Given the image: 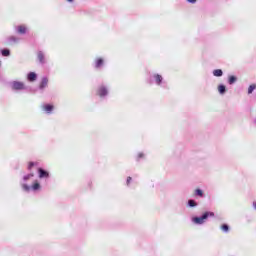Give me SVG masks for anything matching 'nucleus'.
Segmentation results:
<instances>
[{"label": "nucleus", "mask_w": 256, "mask_h": 256, "mask_svg": "<svg viewBox=\"0 0 256 256\" xmlns=\"http://www.w3.org/2000/svg\"><path fill=\"white\" fill-rule=\"evenodd\" d=\"M209 217H215V213L206 211L201 216L192 217V222H194L195 225H203Z\"/></svg>", "instance_id": "nucleus-1"}, {"label": "nucleus", "mask_w": 256, "mask_h": 256, "mask_svg": "<svg viewBox=\"0 0 256 256\" xmlns=\"http://www.w3.org/2000/svg\"><path fill=\"white\" fill-rule=\"evenodd\" d=\"M21 186L23 191H25L26 193H29L30 191L36 192L39 191V189H41V184L37 180L34 181L32 186H29L27 183H22Z\"/></svg>", "instance_id": "nucleus-2"}, {"label": "nucleus", "mask_w": 256, "mask_h": 256, "mask_svg": "<svg viewBox=\"0 0 256 256\" xmlns=\"http://www.w3.org/2000/svg\"><path fill=\"white\" fill-rule=\"evenodd\" d=\"M11 89L12 91H23V89H25V84L23 82L13 81L11 83Z\"/></svg>", "instance_id": "nucleus-3"}, {"label": "nucleus", "mask_w": 256, "mask_h": 256, "mask_svg": "<svg viewBox=\"0 0 256 256\" xmlns=\"http://www.w3.org/2000/svg\"><path fill=\"white\" fill-rule=\"evenodd\" d=\"M97 95H99L101 98L107 97L109 95V89L105 85H100L97 89Z\"/></svg>", "instance_id": "nucleus-4"}, {"label": "nucleus", "mask_w": 256, "mask_h": 256, "mask_svg": "<svg viewBox=\"0 0 256 256\" xmlns=\"http://www.w3.org/2000/svg\"><path fill=\"white\" fill-rule=\"evenodd\" d=\"M38 177L39 179H49L50 177L49 171L43 168H38Z\"/></svg>", "instance_id": "nucleus-5"}, {"label": "nucleus", "mask_w": 256, "mask_h": 256, "mask_svg": "<svg viewBox=\"0 0 256 256\" xmlns=\"http://www.w3.org/2000/svg\"><path fill=\"white\" fill-rule=\"evenodd\" d=\"M43 111H45L48 115H51L53 113L54 106L52 104H45L42 106Z\"/></svg>", "instance_id": "nucleus-6"}, {"label": "nucleus", "mask_w": 256, "mask_h": 256, "mask_svg": "<svg viewBox=\"0 0 256 256\" xmlns=\"http://www.w3.org/2000/svg\"><path fill=\"white\" fill-rule=\"evenodd\" d=\"M48 84H49V79L47 77H43L41 82H40L39 89L41 91H43V89H45Z\"/></svg>", "instance_id": "nucleus-7"}, {"label": "nucleus", "mask_w": 256, "mask_h": 256, "mask_svg": "<svg viewBox=\"0 0 256 256\" xmlns=\"http://www.w3.org/2000/svg\"><path fill=\"white\" fill-rule=\"evenodd\" d=\"M27 80H28L30 83H33L34 81H37V73H35V72H29L28 75H27Z\"/></svg>", "instance_id": "nucleus-8"}, {"label": "nucleus", "mask_w": 256, "mask_h": 256, "mask_svg": "<svg viewBox=\"0 0 256 256\" xmlns=\"http://www.w3.org/2000/svg\"><path fill=\"white\" fill-rule=\"evenodd\" d=\"M16 32L19 35H25V33H27V27L23 26V25H19L16 27Z\"/></svg>", "instance_id": "nucleus-9"}, {"label": "nucleus", "mask_w": 256, "mask_h": 256, "mask_svg": "<svg viewBox=\"0 0 256 256\" xmlns=\"http://www.w3.org/2000/svg\"><path fill=\"white\" fill-rule=\"evenodd\" d=\"M152 78L154 79L156 85H161V83H163V76L159 74L152 75Z\"/></svg>", "instance_id": "nucleus-10"}, {"label": "nucleus", "mask_w": 256, "mask_h": 256, "mask_svg": "<svg viewBox=\"0 0 256 256\" xmlns=\"http://www.w3.org/2000/svg\"><path fill=\"white\" fill-rule=\"evenodd\" d=\"M194 197H200L201 199L205 198V192L201 190V188H197L194 191Z\"/></svg>", "instance_id": "nucleus-11"}, {"label": "nucleus", "mask_w": 256, "mask_h": 256, "mask_svg": "<svg viewBox=\"0 0 256 256\" xmlns=\"http://www.w3.org/2000/svg\"><path fill=\"white\" fill-rule=\"evenodd\" d=\"M37 57L39 63H41V65H45V54H43V51H39Z\"/></svg>", "instance_id": "nucleus-12"}, {"label": "nucleus", "mask_w": 256, "mask_h": 256, "mask_svg": "<svg viewBox=\"0 0 256 256\" xmlns=\"http://www.w3.org/2000/svg\"><path fill=\"white\" fill-rule=\"evenodd\" d=\"M218 93L220 95H225V93H227V87L224 84L218 85Z\"/></svg>", "instance_id": "nucleus-13"}, {"label": "nucleus", "mask_w": 256, "mask_h": 256, "mask_svg": "<svg viewBox=\"0 0 256 256\" xmlns=\"http://www.w3.org/2000/svg\"><path fill=\"white\" fill-rule=\"evenodd\" d=\"M1 55L2 57H9L11 55V50L8 48H4L1 50Z\"/></svg>", "instance_id": "nucleus-14"}, {"label": "nucleus", "mask_w": 256, "mask_h": 256, "mask_svg": "<svg viewBox=\"0 0 256 256\" xmlns=\"http://www.w3.org/2000/svg\"><path fill=\"white\" fill-rule=\"evenodd\" d=\"M197 205H199V204L194 199H189L187 202V206L190 208L197 207Z\"/></svg>", "instance_id": "nucleus-15"}, {"label": "nucleus", "mask_w": 256, "mask_h": 256, "mask_svg": "<svg viewBox=\"0 0 256 256\" xmlns=\"http://www.w3.org/2000/svg\"><path fill=\"white\" fill-rule=\"evenodd\" d=\"M103 63H104L103 58L96 59V62H95L96 69H99V68L103 67Z\"/></svg>", "instance_id": "nucleus-16"}, {"label": "nucleus", "mask_w": 256, "mask_h": 256, "mask_svg": "<svg viewBox=\"0 0 256 256\" xmlns=\"http://www.w3.org/2000/svg\"><path fill=\"white\" fill-rule=\"evenodd\" d=\"M214 77H223V70L221 69H215L213 70Z\"/></svg>", "instance_id": "nucleus-17"}, {"label": "nucleus", "mask_w": 256, "mask_h": 256, "mask_svg": "<svg viewBox=\"0 0 256 256\" xmlns=\"http://www.w3.org/2000/svg\"><path fill=\"white\" fill-rule=\"evenodd\" d=\"M228 83H229V85H235V83H237L236 76H233V75L229 76L228 77Z\"/></svg>", "instance_id": "nucleus-18"}, {"label": "nucleus", "mask_w": 256, "mask_h": 256, "mask_svg": "<svg viewBox=\"0 0 256 256\" xmlns=\"http://www.w3.org/2000/svg\"><path fill=\"white\" fill-rule=\"evenodd\" d=\"M8 43H19V38L15 37V36H10L7 39Z\"/></svg>", "instance_id": "nucleus-19"}, {"label": "nucleus", "mask_w": 256, "mask_h": 256, "mask_svg": "<svg viewBox=\"0 0 256 256\" xmlns=\"http://www.w3.org/2000/svg\"><path fill=\"white\" fill-rule=\"evenodd\" d=\"M220 229L223 231V233H229V224H222Z\"/></svg>", "instance_id": "nucleus-20"}, {"label": "nucleus", "mask_w": 256, "mask_h": 256, "mask_svg": "<svg viewBox=\"0 0 256 256\" xmlns=\"http://www.w3.org/2000/svg\"><path fill=\"white\" fill-rule=\"evenodd\" d=\"M33 177H35V174L29 173V174L23 176V181H24V182H27V181H29V179H31V178H33Z\"/></svg>", "instance_id": "nucleus-21"}, {"label": "nucleus", "mask_w": 256, "mask_h": 256, "mask_svg": "<svg viewBox=\"0 0 256 256\" xmlns=\"http://www.w3.org/2000/svg\"><path fill=\"white\" fill-rule=\"evenodd\" d=\"M256 89V84H251L248 87V95H251V93H253V91Z\"/></svg>", "instance_id": "nucleus-22"}, {"label": "nucleus", "mask_w": 256, "mask_h": 256, "mask_svg": "<svg viewBox=\"0 0 256 256\" xmlns=\"http://www.w3.org/2000/svg\"><path fill=\"white\" fill-rule=\"evenodd\" d=\"M33 167H35V162H29L28 171H31V169H33Z\"/></svg>", "instance_id": "nucleus-23"}, {"label": "nucleus", "mask_w": 256, "mask_h": 256, "mask_svg": "<svg viewBox=\"0 0 256 256\" xmlns=\"http://www.w3.org/2000/svg\"><path fill=\"white\" fill-rule=\"evenodd\" d=\"M145 157V154L143 152H140L138 154V158H137V161H139V159H143Z\"/></svg>", "instance_id": "nucleus-24"}, {"label": "nucleus", "mask_w": 256, "mask_h": 256, "mask_svg": "<svg viewBox=\"0 0 256 256\" xmlns=\"http://www.w3.org/2000/svg\"><path fill=\"white\" fill-rule=\"evenodd\" d=\"M133 178H131V176H128L127 177V180H126V184L129 186V184L131 183Z\"/></svg>", "instance_id": "nucleus-25"}, {"label": "nucleus", "mask_w": 256, "mask_h": 256, "mask_svg": "<svg viewBox=\"0 0 256 256\" xmlns=\"http://www.w3.org/2000/svg\"><path fill=\"white\" fill-rule=\"evenodd\" d=\"M188 3H191L192 5H195L197 3V0H187Z\"/></svg>", "instance_id": "nucleus-26"}, {"label": "nucleus", "mask_w": 256, "mask_h": 256, "mask_svg": "<svg viewBox=\"0 0 256 256\" xmlns=\"http://www.w3.org/2000/svg\"><path fill=\"white\" fill-rule=\"evenodd\" d=\"M252 207L256 210V201L252 203Z\"/></svg>", "instance_id": "nucleus-27"}, {"label": "nucleus", "mask_w": 256, "mask_h": 256, "mask_svg": "<svg viewBox=\"0 0 256 256\" xmlns=\"http://www.w3.org/2000/svg\"><path fill=\"white\" fill-rule=\"evenodd\" d=\"M68 3H73L75 0H66Z\"/></svg>", "instance_id": "nucleus-28"}]
</instances>
